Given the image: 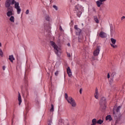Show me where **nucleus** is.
Wrapping results in <instances>:
<instances>
[{"instance_id":"nucleus-19","label":"nucleus","mask_w":125,"mask_h":125,"mask_svg":"<svg viewBox=\"0 0 125 125\" xmlns=\"http://www.w3.org/2000/svg\"><path fill=\"white\" fill-rule=\"evenodd\" d=\"M63 119H60L59 120V121H58V125H64V122H63Z\"/></svg>"},{"instance_id":"nucleus-27","label":"nucleus","mask_w":125,"mask_h":125,"mask_svg":"<svg viewBox=\"0 0 125 125\" xmlns=\"http://www.w3.org/2000/svg\"><path fill=\"white\" fill-rule=\"evenodd\" d=\"M17 12L18 14H20V13L21 12V8H20V7L19 8H17Z\"/></svg>"},{"instance_id":"nucleus-41","label":"nucleus","mask_w":125,"mask_h":125,"mask_svg":"<svg viewBox=\"0 0 125 125\" xmlns=\"http://www.w3.org/2000/svg\"><path fill=\"white\" fill-rule=\"evenodd\" d=\"M107 79H110V74H107Z\"/></svg>"},{"instance_id":"nucleus-37","label":"nucleus","mask_w":125,"mask_h":125,"mask_svg":"<svg viewBox=\"0 0 125 125\" xmlns=\"http://www.w3.org/2000/svg\"><path fill=\"white\" fill-rule=\"evenodd\" d=\"M106 0H99V1L101 2H104V1H106Z\"/></svg>"},{"instance_id":"nucleus-25","label":"nucleus","mask_w":125,"mask_h":125,"mask_svg":"<svg viewBox=\"0 0 125 125\" xmlns=\"http://www.w3.org/2000/svg\"><path fill=\"white\" fill-rule=\"evenodd\" d=\"M14 17L13 16H11V17L9 19L10 21H11L12 22L14 23Z\"/></svg>"},{"instance_id":"nucleus-7","label":"nucleus","mask_w":125,"mask_h":125,"mask_svg":"<svg viewBox=\"0 0 125 125\" xmlns=\"http://www.w3.org/2000/svg\"><path fill=\"white\" fill-rule=\"evenodd\" d=\"M114 117L116 121V124H119L121 121V115H118L115 111H114Z\"/></svg>"},{"instance_id":"nucleus-26","label":"nucleus","mask_w":125,"mask_h":125,"mask_svg":"<svg viewBox=\"0 0 125 125\" xmlns=\"http://www.w3.org/2000/svg\"><path fill=\"white\" fill-rule=\"evenodd\" d=\"M15 8L16 9L20 7V6H19V2H15Z\"/></svg>"},{"instance_id":"nucleus-8","label":"nucleus","mask_w":125,"mask_h":125,"mask_svg":"<svg viewBox=\"0 0 125 125\" xmlns=\"http://www.w3.org/2000/svg\"><path fill=\"white\" fill-rule=\"evenodd\" d=\"M7 11L6 15L8 17H10V16L14 15V13H13V8H9L7 9Z\"/></svg>"},{"instance_id":"nucleus-6","label":"nucleus","mask_w":125,"mask_h":125,"mask_svg":"<svg viewBox=\"0 0 125 125\" xmlns=\"http://www.w3.org/2000/svg\"><path fill=\"white\" fill-rule=\"evenodd\" d=\"M111 77L112 78V81L115 79L117 80L120 78V75L116 71H113L111 75Z\"/></svg>"},{"instance_id":"nucleus-31","label":"nucleus","mask_w":125,"mask_h":125,"mask_svg":"<svg viewBox=\"0 0 125 125\" xmlns=\"http://www.w3.org/2000/svg\"><path fill=\"white\" fill-rule=\"evenodd\" d=\"M45 19L46 21H49V20H50V17H49V16H46L45 17Z\"/></svg>"},{"instance_id":"nucleus-38","label":"nucleus","mask_w":125,"mask_h":125,"mask_svg":"<svg viewBox=\"0 0 125 125\" xmlns=\"http://www.w3.org/2000/svg\"><path fill=\"white\" fill-rule=\"evenodd\" d=\"M124 19H125V16H123L122 18H121V20L122 21H123L124 20Z\"/></svg>"},{"instance_id":"nucleus-11","label":"nucleus","mask_w":125,"mask_h":125,"mask_svg":"<svg viewBox=\"0 0 125 125\" xmlns=\"http://www.w3.org/2000/svg\"><path fill=\"white\" fill-rule=\"evenodd\" d=\"M121 108H122L121 106H119L116 109H115V108H113V115H114V112H115L117 115H121V113L120 112V109Z\"/></svg>"},{"instance_id":"nucleus-48","label":"nucleus","mask_w":125,"mask_h":125,"mask_svg":"<svg viewBox=\"0 0 125 125\" xmlns=\"http://www.w3.org/2000/svg\"><path fill=\"white\" fill-rule=\"evenodd\" d=\"M67 45H68V46H70V43H68L67 44Z\"/></svg>"},{"instance_id":"nucleus-33","label":"nucleus","mask_w":125,"mask_h":125,"mask_svg":"<svg viewBox=\"0 0 125 125\" xmlns=\"http://www.w3.org/2000/svg\"><path fill=\"white\" fill-rule=\"evenodd\" d=\"M76 124H77V123L76 122L75 120H73L72 122V124H71L72 125H76Z\"/></svg>"},{"instance_id":"nucleus-2","label":"nucleus","mask_w":125,"mask_h":125,"mask_svg":"<svg viewBox=\"0 0 125 125\" xmlns=\"http://www.w3.org/2000/svg\"><path fill=\"white\" fill-rule=\"evenodd\" d=\"M100 105L102 111H105L106 110V98L105 97L101 98Z\"/></svg>"},{"instance_id":"nucleus-47","label":"nucleus","mask_w":125,"mask_h":125,"mask_svg":"<svg viewBox=\"0 0 125 125\" xmlns=\"http://www.w3.org/2000/svg\"><path fill=\"white\" fill-rule=\"evenodd\" d=\"M117 47V45H115L114 46H113V48H116Z\"/></svg>"},{"instance_id":"nucleus-35","label":"nucleus","mask_w":125,"mask_h":125,"mask_svg":"<svg viewBox=\"0 0 125 125\" xmlns=\"http://www.w3.org/2000/svg\"><path fill=\"white\" fill-rule=\"evenodd\" d=\"M53 8H54L55 9V10H58V8L57 7V6L56 5H53Z\"/></svg>"},{"instance_id":"nucleus-15","label":"nucleus","mask_w":125,"mask_h":125,"mask_svg":"<svg viewBox=\"0 0 125 125\" xmlns=\"http://www.w3.org/2000/svg\"><path fill=\"white\" fill-rule=\"evenodd\" d=\"M67 73L69 77H72V71L71 70V68H70V67H67Z\"/></svg>"},{"instance_id":"nucleus-30","label":"nucleus","mask_w":125,"mask_h":125,"mask_svg":"<svg viewBox=\"0 0 125 125\" xmlns=\"http://www.w3.org/2000/svg\"><path fill=\"white\" fill-rule=\"evenodd\" d=\"M110 32H111V36H113V34H114V33H115V30H114L113 28H112V29L111 28Z\"/></svg>"},{"instance_id":"nucleus-39","label":"nucleus","mask_w":125,"mask_h":125,"mask_svg":"<svg viewBox=\"0 0 125 125\" xmlns=\"http://www.w3.org/2000/svg\"><path fill=\"white\" fill-rule=\"evenodd\" d=\"M83 91V88H81L80 89V94H82V92Z\"/></svg>"},{"instance_id":"nucleus-50","label":"nucleus","mask_w":125,"mask_h":125,"mask_svg":"<svg viewBox=\"0 0 125 125\" xmlns=\"http://www.w3.org/2000/svg\"><path fill=\"white\" fill-rule=\"evenodd\" d=\"M21 89H22V88H23V86H21Z\"/></svg>"},{"instance_id":"nucleus-24","label":"nucleus","mask_w":125,"mask_h":125,"mask_svg":"<svg viewBox=\"0 0 125 125\" xmlns=\"http://www.w3.org/2000/svg\"><path fill=\"white\" fill-rule=\"evenodd\" d=\"M97 124H98V125H102V124H103V120L99 119L98 121H97Z\"/></svg>"},{"instance_id":"nucleus-5","label":"nucleus","mask_w":125,"mask_h":125,"mask_svg":"<svg viewBox=\"0 0 125 125\" xmlns=\"http://www.w3.org/2000/svg\"><path fill=\"white\" fill-rule=\"evenodd\" d=\"M66 100L68 103H69V104H71L72 107L75 108V107L77 106V104L75 102V100H74L72 97H69L68 99H67Z\"/></svg>"},{"instance_id":"nucleus-49","label":"nucleus","mask_w":125,"mask_h":125,"mask_svg":"<svg viewBox=\"0 0 125 125\" xmlns=\"http://www.w3.org/2000/svg\"><path fill=\"white\" fill-rule=\"evenodd\" d=\"M0 47H1V43L0 42Z\"/></svg>"},{"instance_id":"nucleus-10","label":"nucleus","mask_w":125,"mask_h":125,"mask_svg":"<svg viewBox=\"0 0 125 125\" xmlns=\"http://www.w3.org/2000/svg\"><path fill=\"white\" fill-rule=\"evenodd\" d=\"M80 6V5L79 4H78L77 5H76L75 6V11H76L77 15V16H78V17H81V14H82V12H80V11L79 10V6Z\"/></svg>"},{"instance_id":"nucleus-13","label":"nucleus","mask_w":125,"mask_h":125,"mask_svg":"<svg viewBox=\"0 0 125 125\" xmlns=\"http://www.w3.org/2000/svg\"><path fill=\"white\" fill-rule=\"evenodd\" d=\"M99 95V93L98 92V89L97 88H96L95 93L94 94V96L96 99H98Z\"/></svg>"},{"instance_id":"nucleus-9","label":"nucleus","mask_w":125,"mask_h":125,"mask_svg":"<svg viewBox=\"0 0 125 125\" xmlns=\"http://www.w3.org/2000/svg\"><path fill=\"white\" fill-rule=\"evenodd\" d=\"M99 52H100V46H98L96 49L93 52L94 56H98Z\"/></svg>"},{"instance_id":"nucleus-51","label":"nucleus","mask_w":125,"mask_h":125,"mask_svg":"<svg viewBox=\"0 0 125 125\" xmlns=\"http://www.w3.org/2000/svg\"><path fill=\"white\" fill-rule=\"evenodd\" d=\"M28 95H29V93H27V96H28Z\"/></svg>"},{"instance_id":"nucleus-32","label":"nucleus","mask_w":125,"mask_h":125,"mask_svg":"<svg viewBox=\"0 0 125 125\" xmlns=\"http://www.w3.org/2000/svg\"><path fill=\"white\" fill-rule=\"evenodd\" d=\"M0 56H3V52H2V50H1V49L0 48Z\"/></svg>"},{"instance_id":"nucleus-3","label":"nucleus","mask_w":125,"mask_h":125,"mask_svg":"<svg viewBox=\"0 0 125 125\" xmlns=\"http://www.w3.org/2000/svg\"><path fill=\"white\" fill-rule=\"evenodd\" d=\"M74 28L76 30V35L79 36L78 39L79 42H81L80 40H83V35L82 34V30L78 27V25H75Z\"/></svg>"},{"instance_id":"nucleus-23","label":"nucleus","mask_w":125,"mask_h":125,"mask_svg":"<svg viewBox=\"0 0 125 125\" xmlns=\"http://www.w3.org/2000/svg\"><path fill=\"white\" fill-rule=\"evenodd\" d=\"M110 41H111V42H112V43L113 44H116V42H117V41L116 40V39H113V38H111V39H110Z\"/></svg>"},{"instance_id":"nucleus-42","label":"nucleus","mask_w":125,"mask_h":125,"mask_svg":"<svg viewBox=\"0 0 125 125\" xmlns=\"http://www.w3.org/2000/svg\"><path fill=\"white\" fill-rule=\"evenodd\" d=\"M67 56L68 57H71V55L70 54V53H67Z\"/></svg>"},{"instance_id":"nucleus-17","label":"nucleus","mask_w":125,"mask_h":125,"mask_svg":"<svg viewBox=\"0 0 125 125\" xmlns=\"http://www.w3.org/2000/svg\"><path fill=\"white\" fill-rule=\"evenodd\" d=\"M9 60H10L12 63H13V60H15V58H14L13 55L9 56Z\"/></svg>"},{"instance_id":"nucleus-1","label":"nucleus","mask_w":125,"mask_h":125,"mask_svg":"<svg viewBox=\"0 0 125 125\" xmlns=\"http://www.w3.org/2000/svg\"><path fill=\"white\" fill-rule=\"evenodd\" d=\"M50 43L51 45L54 48L56 54H57L58 56H59V55L61 54V49L58 47V46H57V45H56L55 42H53V41H50Z\"/></svg>"},{"instance_id":"nucleus-40","label":"nucleus","mask_w":125,"mask_h":125,"mask_svg":"<svg viewBox=\"0 0 125 125\" xmlns=\"http://www.w3.org/2000/svg\"><path fill=\"white\" fill-rule=\"evenodd\" d=\"M65 122H66L67 123H66V125H69L70 124H69V123H68V120H65Z\"/></svg>"},{"instance_id":"nucleus-12","label":"nucleus","mask_w":125,"mask_h":125,"mask_svg":"<svg viewBox=\"0 0 125 125\" xmlns=\"http://www.w3.org/2000/svg\"><path fill=\"white\" fill-rule=\"evenodd\" d=\"M45 30L47 33H50L51 32V27L49 25H46L44 26Z\"/></svg>"},{"instance_id":"nucleus-28","label":"nucleus","mask_w":125,"mask_h":125,"mask_svg":"<svg viewBox=\"0 0 125 125\" xmlns=\"http://www.w3.org/2000/svg\"><path fill=\"white\" fill-rule=\"evenodd\" d=\"M48 125H53V123H52V119H51L48 121Z\"/></svg>"},{"instance_id":"nucleus-21","label":"nucleus","mask_w":125,"mask_h":125,"mask_svg":"<svg viewBox=\"0 0 125 125\" xmlns=\"http://www.w3.org/2000/svg\"><path fill=\"white\" fill-rule=\"evenodd\" d=\"M92 123L93 125H96V124H97V120L95 118L92 119Z\"/></svg>"},{"instance_id":"nucleus-36","label":"nucleus","mask_w":125,"mask_h":125,"mask_svg":"<svg viewBox=\"0 0 125 125\" xmlns=\"http://www.w3.org/2000/svg\"><path fill=\"white\" fill-rule=\"evenodd\" d=\"M59 73V71H56L55 72V76H58V74Z\"/></svg>"},{"instance_id":"nucleus-4","label":"nucleus","mask_w":125,"mask_h":125,"mask_svg":"<svg viewBox=\"0 0 125 125\" xmlns=\"http://www.w3.org/2000/svg\"><path fill=\"white\" fill-rule=\"evenodd\" d=\"M15 3V0H6L5 3V6L7 9L13 8L12 6H11V4L13 5Z\"/></svg>"},{"instance_id":"nucleus-14","label":"nucleus","mask_w":125,"mask_h":125,"mask_svg":"<svg viewBox=\"0 0 125 125\" xmlns=\"http://www.w3.org/2000/svg\"><path fill=\"white\" fill-rule=\"evenodd\" d=\"M100 37H101V38H106L107 34L105 32L101 31L100 34Z\"/></svg>"},{"instance_id":"nucleus-45","label":"nucleus","mask_w":125,"mask_h":125,"mask_svg":"<svg viewBox=\"0 0 125 125\" xmlns=\"http://www.w3.org/2000/svg\"><path fill=\"white\" fill-rule=\"evenodd\" d=\"M2 69H3V71H4V70H5V66H3Z\"/></svg>"},{"instance_id":"nucleus-29","label":"nucleus","mask_w":125,"mask_h":125,"mask_svg":"<svg viewBox=\"0 0 125 125\" xmlns=\"http://www.w3.org/2000/svg\"><path fill=\"white\" fill-rule=\"evenodd\" d=\"M53 111H54V106L53 105V104H51V108L50 109V111L53 112Z\"/></svg>"},{"instance_id":"nucleus-16","label":"nucleus","mask_w":125,"mask_h":125,"mask_svg":"<svg viewBox=\"0 0 125 125\" xmlns=\"http://www.w3.org/2000/svg\"><path fill=\"white\" fill-rule=\"evenodd\" d=\"M18 101H19V105H21V103H22V99L21 98V95H20V93L18 92Z\"/></svg>"},{"instance_id":"nucleus-20","label":"nucleus","mask_w":125,"mask_h":125,"mask_svg":"<svg viewBox=\"0 0 125 125\" xmlns=\"http://www.w3.org/2000/svg\"><path fill=\"white\" fill-rule=\"evenodd\" d=\"M106 121H108L109 120V122H111L112 121V117L111 115H107L105 118Z\"/></svg>"},{"instance_id":"nucleus-43","label":"nucleus","mask_w":125,"mask_h":125,"mask_svg":"<svg viewBox=\"0 0 125 125\" xmlns=\"http://www.w3.org/2000/svg\"><path fill=\"white\" fill-rule=\"evenodd\" d=\"M60 31H63V29H62V27L61 26H60Z\"/></svg>"},{"instance_id":"nucleus-18","label":"nucleus","mask_w":125,"mask_h":125,"mask_svg":"<svg viewBox=\"0 0 125 125\" xmlns=\"http://www.w3.org/2000/svg\"><path fill=\"white\" fill-rule=\"evenodd\" d=\"M96 4H97V6H98V7H100V6H101V5H102V4H103V3L101 2L100 1L98 0L96 1Z\"/></svg>"},{"instance_id":"nucleus-34","label":"nucleus","mask_w":125,"mask_h":125,"mask_svg":"<svg viewBox=\"0 0 125 125\" xmlns=\"http://www.w3.org/2000/svg\"><path fill=\"white\" fill-rule=\"evenodd\" d=\"M64 95H65V99L67 100V99H68L69 98H68V94L67 93H65L64 94Z\"/></svg>"},{"instance_id":"nucleus-46","label":"nucleus","mask_w":125,"mask_h":125,"mask_svg":"<svg viewBox=\"0 0 125 125\" xmlns=\"http://www.w3.org/2000/svg\"><path fill=\"white\" fill-rule=\"evenodd\" d=\"M111 46H112V47H114V44H111Z\"/></svg>"},{"instance_id":"nucleus-22","label":"nucleus","mask_w":125,"mask_h":125,"mask_svg":"<svg viewBox=\"0 0 125 125\" xmlns=\"http://www.w3.org/2000/svg\"><path fill=\"white\" fill-rule=\"evenodd\" d=\"M94 19L96 22V23H97V24H98V23H99V20H98V18H97V16H94Z\"/></svg>"},{"instance_id":"nucleus-44","label":"nucleus","mask_w":125,"mask_h":125,"mask_svg":"<svg viewBox=\"0 0 125 125\" xmlns=\"http://www.w3.org/2000/svg\"><path fill=\"white\" fill-rule=\"evenodd\" d=\"M25 13L26 14H28L29 13V10H27Z\"/></svg>"}]
</instances>
